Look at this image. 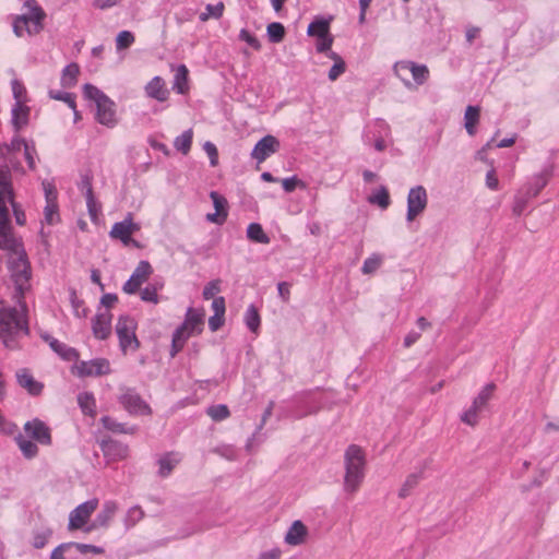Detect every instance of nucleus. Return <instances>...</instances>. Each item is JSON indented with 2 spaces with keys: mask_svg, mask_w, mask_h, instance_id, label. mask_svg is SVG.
<instances>
[{
  "mask_svg": "<svg viewBox=\"0 0 559 559\" xmlns=\"http://www.w3.org/2000/svg\"><path fill=\"white\" fill-rule=\"evenodd\" d=\"M328 56L334 61V64L329 71V79L331 81H336L344 72H345V62L344 60L334 51L328 52Z\"/></svg>",
  "mask_w": 559,
  "mask_h": 559,
  "instance_id": "nucleus-39",
  "label": "nucleus"
},
{
  "mask_svg": "<svg viewBox=\"0 0 559 559\" xmlns=\"http://www.w3.org/2000/svg\"><path fill=\"white\" fill-rule=\"evenodd\" d=\"M123 407L132 415H150L151 407L133 390L127 389L119 397Z\"/></svg>",
  "mask_w": 559,
  "mask_h": 559,
  "instance_id": "nucleus-14",
  "label": "nucleus"
},
{
  "mask_svg": "<svg viewBox=\"0 0 559 559\" xmlns=\"http://www.w3.org/2000/svg\"><path fill=\"white\" fill-rule=\"evenodd\" d=\"M16 442L23 455L27 459H32L37 455L38 448L35 442L26 439L24 436H19Z\"/></svg>",
  "mask_w": 559,
  "mask_h": 559,
  "instance_id": "nucleus-43",
  "label": "nucleus"
},
{
  "mask_svg": "<svg viewBox=\"0 0 559 559\" xmlns=\"http://www.w3.org/2000/svg\"><path fill=\"white\" fill-rule=\"evenodd\" d=\"M272 406L273 405L271 403L269 407L264 411L260 426L258 427L257 431L252 435V437L248 439L246 444L248 451H251L255 444L262 442V440L260 439V431L262 430L269 417L272 415Z\"/></svg>",
  "mask_w": 559,
  "mask_h": 559,
  "instance_id": "nucleus-42",
  "label": "nucleus"
},
{
  "mask_svg": "<svg viewBox=\"0 0 559 559\" xmlns=\"http://www.w3.org/2000/svg\"><path fill=\"white\" fill-rule=\"evenodd\" d=\"M78 403L80 408L85 415L95 417L96 415V401L92 393L82 392L78 395Z\"/></svg>",
  "mask_w": 559,
  "mask_h": 559,
  "instance_id": "nucleus-33",
  "label": "nucleus"
},
{
  "mask_svg": "<svg viewBox=\"0 0 559 559\" xmlns=\"http://www.w3.org/2000/svg\"><path fill=\"white\" fill-rule=\"evenodd\" d=\"M46 341L49 343L51 349L62 359L68 361L78 359L79 354L73 347L68 346L53 337H46Z\"/></svg>",
  "mask_w": 559,
  "mask_h": 559,
  "instance_id": "nucleus-27",
  "label": "nucleus"
},
{
  "mask_svg": "<svg viewBox=\"0 0 559 559\" xmlns=\"http://www.w3.org/2000/svg\"><path fill=\"white\" fill-rule=\"evenodd\" d=\"M16 380L32 395H38L43 390V384L36 381L27 369L17 370Z\"/></svg>",
  "mask_w": 559,
  "mask_h": 559,
  "instance_id": "nucleus-24",
  "label": "nucleus"
},
{
  "mask_svg": "<svg viewBox=\"0 0 559 559\" xmlns=\"http://www.w3.org/2000/svg\"><path fill=\"white\" fill-rule=\"evenodd\" d=\"M534 199L530 193L521 187L514 194L513 205H512V213L515 216H520L525 211L528 202Z\"/></svg>",
  "mask_w": 559,
  "mask_h": 559,
  "instance_id": "nucleus-29",
  "label": "nucleus"
},
{
  "mask_svg": "<svg viewBox=\"0 0 559 559\" xmlns=\"http://www.w3.org/2000/svg\"><path fill=\"white\" fill-rule=\"evenodd\" d=\"M309 528L300 520L294 521L284 535V543L288 546L296 547L307 543L309 538Z\"/></svg>",
  "mask_w": 559,
  "mask_h": 559,
  "instance_id": "nucleus-19",
  "label": "nucleus"
},
{
  "mask_svg": "<svg viewBox=\"0 0 559 559\" xmlns=\"http://www.w3.org/2000/svg\"><path fill=\"white\" fill-rule=\"evenodd\" d=\"M247 236L250 240L259 243H269L270 238L258 223H251L247 228Z\"/></svg>",
  "mask_w": 559,
  "mask_h": 559,
  "instance_id": "nucleus-41",
  "label": "nucleus"
},
{
  "mask_svg": "<svg viewBox=\"0 0 559 559\" xmlns=\"http://www.w3.org/2000/svg\"><path fill=\"white\" fill-rule=\"evenodd\" d=\"M486 186L493 191L499 189V180L493 169L486 174Z\"/></svg>",
  "mask_w": 559,
  "mask_h": 559,
  "instance_id": "nucleus-64",
  "label": "nucleus"
},
{
  "mask_svg": "<svg viewBox=\"0 0 559 559\" xmlns=\"http://www.w3.org/2000/svg\"><path fill=\"white\" fill-rule=\"evenodd\" d=\"M135 40L134 35L130 31H121L116 37L117 50L129 48Z\"/></svg>",
  "mask_w": 559,
  "mask_h": 559,
  "instance_id": "nucleus-52",
  "label": "nucleus"
},
{
  "mask_svg": "<svg viewBox=\"0 0 559 559\" xmlns=\"http://www.w3.org/2000/svg\"><path fill=\"white\" fill-rule=\"evenodd\" d=\"M118 511L116 501L108 500L104 502L102 510L97 513L93 523L85 527V533H91L100 527H108Z\"/></svg>",
  "mask_w": 559,
  "mask_h": 559,
  "instance_id": "nucleus-18",
  "label": "nucleus"
},
{
  "mask_svg": "<svg viewBox=\"0 0 559 559\" xmlns=\"http://www.w3.org/2000/svg\"><path fill=\"white\" fill-rule=\"evenodd\" d=\"M153 270L147 261H141L135 267L130 278L123 285V292L127 294H134L139 290L141 285L150 277Z\"/></svg>",
  "mask_w": 559,
  "mask_h": 559,
  "instance_id": "nucleus-16",
  "label": "nucleus"
},
{
  "mask_svg": "<svg viewBox=\"0 0 559 559\" xmlns=\"http://www.w3.org/2000/svg\"><path fill=\"white\" fill-rule=\"evenodd\" d=\"M428 204L427 191L423 186L413 187L407 195V213L406 219L414 221L420 215Z\"/></svg>",
  "mask_w": 559,
  "mask_h": 559,
  "instance_id": "nucleus-12",
  "label": "nucleus"
},
{
  "mask_svg": "<svg viewBox=\"0 0 559 559\" xmlns=\"http://www.w3.org/2000/svg\"><path fill=\"white\" fill-rule=\"evenodd\" d=\"M283 189L286 192L294 191L297 187H305V183L300 181L297 177H289L282 180Z\"/></svg>",
  "mask_w": 559,
  "mask_h": 559,
  "instance_id": "nucleus-63",
  "label": "nucleus"
},
{
  "mask_svg": "<svg viewBox=\"0 0 559 559\" xmlns=\"http://www.w3.org/2000/svg\"><path fill=\"white\" fill-rule=\"evenodd\" d=\"M480 109L478 106H467L464 114V127L469 135L476 133V124L479 121Z\"/></svg>",
  "mask_w": 559,
  "mask_h": 559,
  "instance_id": "nucleus-28",
  "label": "nucleus"
},
{
  "mask_svg": "<svg viewBox=\"0 0 559 559\" xmlns=\"http://www.w3.org/2000/svg\"><path fill=\"white\" fill-rule=\"evenodd\" d=\"M136 321L130 316L119 317L116 324V333L119 338V346L123 354L135 352L140 342L135 335Z\"/></svg>",
  "mask_w": 559,
  "mask_h": 559,
  "instance_id": "nucleus-6",
  "label": "nucleus"
},
{
  "mask_svg": "<svg viewBox=\"0 0 559 559\" xmlns=\"http://www.w3.org/2000/svg\"><path fill=\"white\" fill-rule=\"evenodd\" d=\"M280 150V141L273 135L263 136L253 147L251 157L258 163L264 162Z\"/></svg>",
  "mask_w": 559,
  "mask_h": 559,
  "instance_id": "nucleus-17",
  "label": "nucleus"
},
{
  "mask_svg": "<svg viewBox=\"0 0 559 559\" xmlns=\"http://www.w3.org/2000/svg\"><path fill=\"white\" fill-rule=\"evenodd\" d=\"M83 95L86 99L94 102L96 106L95 118L98 123L114 128L118 123L116 104L103 91L92 84L83 86Z\"/></svg>",
  "mask_w": 559,
  "mask_h": 559,
  "instance_id": "nucleus-3",
  "label": "nucleus"
},
{
  "mask_svg": "<svg viewBox=\"0 0 559 559\" xmlns=\"http://www.w3.org/2000/svg\"><path fill=\"white\" fill-rule=\"evenodd\" d=\"M71 546L75 547L81 554L92 552L94 555L104 554V548L99 546L81 544V543H72Z\"/></svg>",
  "mask_w": 559,
  "mask_h": 559,
  "instance_id": "nucleus-59",
  "label": "nucleus"
},
{
  "mask_svg": "<svg viewBox=\"0 0 559 559\" xmlns=\"http://www.w3.org/2000/svg\"><path fill=\"white\" fill-rule=\"evenodd\" d=\"M215 212L206 214V221L213 224L222 225L228 216V203L225 197L216 191L210 193Z\"/></svg>",
  "mask_w": 559,
  "mask_h": 559,
  "instance_id": "nucleus-21",
  "label": "nucleus"
},
{
  "mask_svg": "<svg viewBox=\"0 0 559 559\" xmlns=\"http://www.w3.org/2000/svg\"><path fill=\"white\" fill-rule=\"evenodd\" d=\"M29 142L26 141L25 139L16 135L14 136L12 140H11V143L9 145V150L15 154L16 156H19L23 150L25 148V146H27Z\"/></svg>",
  "mask_w": 559,
  "mask_h": 559,
  "instance_id": "nucleus-57",
  "label": "nucleus"
},
{
  "mask_svg": "<svg viewBox=\"0 0 559 559\" xmlns=\"http://www.w3.org/2000/svg\"><path fill=\"white\" fill-rule=\"evenodd\" d=\"M112 316L108 309H99L92 322L93 334L96 338L106 340L111 334Z\"/></svg>",
  "mask_w": 559,
  "mask_h": 559,
  "instance_id": "nucleus-20",
  "label": "nucleus"
},
{
  "mask_svg": "<svg viewBox=\"0 0 559 559\" xmlns=\"http://www.w3.org/2000/svg\"><path fill=\"white\" fill-rule=\"evenodd\" d=\"M147 97L158 102H165L169 97V91L160 76H154L144 87Z\"/></svg>",
  "mask_w": 559,
  "mask_h": 559,
  "instance_id": "nucleus-22",
  "label": "nucleus"
},
{
  "mask_svg": "<svg viewBox=\"0 0 559 559\" xmlns=\"http://www.w3.org/2000/svg\"><path fill=\"white\" fill-rule=\"evenodd\" d=\"M382 263L380 255H372L365 260L361 271L364 274H372L376 272Z\"/></svg>",
  "mask_w": 559,
  "mask_h": 559,
  "instance_id": "nucleus-54",
  "label": "nucleus"
},
{
  "mask_svg": "<svg viewBox=\"0 0 559 559\" xmlns=\"http://www.w3.org/2000/svg\"><path fill=\"white\" fill-rule=\"evenodd\" d=\"M25 316L23 306L7 308L0 304V337L7 347H13L15 337L28 333Z\"/></svg>",
  "mask_w": 559,
  "mask_h": 559,
  "instance_id": "nucleus-1",
  "label": "nucleus"
},
{
  "mask_svg": "<svg viewBox=\"0 0 559 559\" xmlns=\"http://www.w3.org/2000/svg\"><path fill=\"white\" fill-rule=\"evenodd\" d=\"M333 44V37L332 35L329 33L322 37H317V44H316V48L319 52H324V51H331V46Z\"/></svg>",
  "mask_w": 559,
  "mask_h": 559,
  "instance_id": "nucleus-58",
  "label": "nucleus"
},
{
  "mask_svg": "<svg viewBox=\"0 0 559 559\" xmlns=\"http://www.w3.org/2000/svg\"><path fill=\"white\" fill-rule=\"evenodd\" d=\"M554 175V165L546 164L542 170L527 178L522 186L533 198H536L540 191L548 185Z\"/></svg>",
  "mask_w": 559,
  "mask_h": 559,
  "instance_id": "nucleus-13",
  "label": "nucleus"
},
{
  "mask_svg": "<svg viewBox=\"0 0 559 559\" xmlns=\"http://www.w3.org/2000/svg\"><path fill=\"white\" fill-rule=\"evenodd\" d=\"M243 320H245V324L251 332L258 333L260 323H261V319H260V314H259L257 308L253 305H250L247 308Z\"/></svg>",
  "mask_w": 559,
  "mask_h": 559,
  "instance_id": "nucleus-38",
  "label": "nucleus"
},
{
  "mask_svg": "<svg viewBox=\"0 0 559 559\" xmlns=\"http://www.w3.org/2000/svg\"><path fill=\"white\" fill-rule=\"evenodd\" d=\"M20 155L25 158L29 169H35L37 153L33 142H29Z\"/></svg>",
  "mask_w": 559,
  "mask_h": 559,
  "instance_id": "nucleus-55",
  "label": "nucleus"
},
{
  "mask_svg": "<svg viewBox=\"0 0 559 559\" xmlns=\"http://www.w3.org/2000/svg\"><path fill=\"white\" fill-rule=\"evenodd\" d=\"M11 90L14 98V104H28L29 99L27 96V91L20 80L13 79L11 81Z\"/></svg>",
  "mask_w": 559,
  "mask_h": 559,
  "instance_id": "nucleus-40",
  "label": "nucleus"
},
{
  "mask_svg": "<svg viewBox=\"0 0 559 559\" xmlns=\"http://www.w3.org/2000/svg\"><path fill=\"white\" fill-rule=\"evenodd\" d=\"M31 108L27 104H13L11 109V123L15 131H20L28 124Z\"/></svg>",
  "mask_w": 559,
  "mask_h": 559,
  "instance_id": "nucleus-23",
  "label": "nucleus"
},
{
  "mask_svg": "<svg viewBox=\"0 0 559 559\" xmlns=\"http://www.w3.org/2000/svg\"><path fill=\"white\" fill-rule=\"evenodd\" d=\"M24 431L26 437L35 440L39 444L49 445L51 443L50 429L38 418L25 423Z\"/></svg>",
  "mask_w": 559,
  "mask_h": 559,
  "instance_id": "nucleus-15",
  "label": "nucleus"
},
{
  "mask_svg": "<svg viewBox=\"0 0 559 559\" xmlns=\"http://www.w3.org/2000/svg\"><path fill=\"white\" fill-rule=\"evenodd\" d=\"M203 150L210 158L211 166H216L218 164V152L216 146L212 142L207 141L204 143Z\"/></svg>",
  "mask_w": 559,
  "mask_h": 559,
  "instance_id": "nucleus-61",
  "label": "nucleus"
},
{
  "mask_svg": "<svg viewBox=\"0 0 559 559\" xmlns=\"http://www.w3.org/2000/svg\"><path fill=\"white\" fill-rule=\"evenodd\" d=\"M266 33H267L270 41L280 43L284 38L285 28H284L283 24L278 23V22H273L267 25Z\"/></svg>",
  "mask_w": 559,
  "mask_h": 559,
  "instance_id": "nucleus-48",
  "label": "nucleus"
},
{
  "mask_svg": "<svg viewBox=\"0 0 559 559\" xmlns=\"http://www.w3.org/2000/svg\"><path fill=\"white\" fill-rule=\"evenodd\" d=\"M98 507L97 499L87 500L81 504H79L74 510H72L69 514V525L68 528L70 531L82 530L85 532V527L88 526V521L92 514Z\"/></svg>",
  "mask_w": 559,
  "mask_h": 559,
  "instance_id": "nucleus-10",
  "label": "nucleus"
},
{
  "mask_svg": "<svg viewBox=\"0 0 559 559\" xmlns=\"http://www.w3.org/2000/svg\"><path fill=\"white\" fill-rule=\"evenodd\" d=\"M495 388L496 385L493 383H488L485 385L478 395L474 399L473 405L481 411L491 399Z\"/></svg>",
  "mask_w": 559,
  "mask_h": 559,
  "instance_id": "nucleus-44",
  "label": "nucleus"
},
{
  "mask_svg": "<svg viewBox=\"0 0 559 559\" xmlns=\"http://www.w3.org/2000/svg\"><path fill=\"white\" fill-rule=\"evenodd\" d=\"M203 318V312L193 308L188 309L183 323L174 332L171 356L178 354L190 337L202 332L204 325Z\"/></svg>",
  "mask_w": 559,
  "mask_h": 559,
  "instance_id": "nucleus-4",
  "label": "nucleus"
},
{
  "mask_svg": "<svg viewBox=\"0 0 559 559\" xmlns=\"http://www.w3.org/2000/svg\"><path fill=\"white\" fill-rule=\"evenodd\" d=\"M25 8L27 9V12L17 16L13 23L14 33L19 37H22L25 34H37L43 27L45 13L36 2L34 0H28L25 3Z\"/></svg>",
  "mask_w": 559,
  "mask_h": 559,
  "instance_id": "nucleus-5",
  "label": "nucleus"
},
{
  "mask_svg": "<svg viewBox=\"0 0 559 559\" xmlns=\"http://www.w3.org/2000/svg\"><path fill=\"white\" fill-rule=\"evenodd\" d=\"M86 206L88 211V215L94 223H98L100 213H102V205L100 203L95 199L93 191L91 188L86 191Z\"/></svg>",
  "mask_w": 559,
  "mask_h": 559,
  "instance_id": "nucleus-37",
  "label": "nucleus"
},
{
  "mask_svg": "<svg viewBox=\"0 0 559 559\" xmlns=\"http://www.w3.org/2000/svg\"><path fill=\"white\" fill-rule=\"evenodd\" d=\"M224 13V3L207 4L205 11L200 14L202 22L207 21L210 17L219 19Z\"/></svg>",
  "mask_w": 559,
  "mask_h": 559,
  "instance_id": "nucleus-47",
  "label": "nucleus"
},
{
  "mask_svg": "<svg viewBox=\"0 0 559 559\" xmlns=\"http://www.w3.org/2000/svg\"><path fill=\"white\" fill-rule=\"evenodd\" d=\"M144 516L143 510L139 506L131 507L128 509L124 516V525L127 528L133 527Z\"/></svg>",
  "mask_w": 559,
  "mask_h": 559,
  "instance_id": "nucleus-45",
  "label": "nucleus"
},
{
  "mask_svg": "<svg viewBox=\"0 0 559 559\" xmlns=\"http://www.w3.org/2000/svg\"><path fill=\"white\" fill-rule=\"evenodd\" d=\"M478 412H480V409H478L477 407H475V405L472 404V406L462 415V421L471 426L475 425L477 423Z\"/></svg>",
  "mask_w": 559,
  "mask_h": 559,
  "instance_id": "nucleus-62",
  "label": "nucleus"
},
{
  "mask_svg": "<svg viewBox=\"0 0 559 559\" xmlns=\"http://www.w3.org/2000/svg\"><path fill=\"white\" fill-rule=\"evenodd\" d=\"M420 478L421 473L411 474L404 481L402 488L400 489L399 496L401 498L407 497L411 493L412 489H414L418 485Z\"/></svg>",
  "mask_w": 559,
  "mask_h": 559,
  "instance_id": "nucleus-49",
  "label": "nucleus"
},
{
  "mask_svg": "<svg viewBox=\"0 0 559 559\" xmlns=\"http://www.w3.org/2000/svg\"><path fill=\"white\" fill-rule=\"evenodd\" d=\"M73 372L79 377H100L111 373V366L106 358L81 360L73 366Z\"/></svg>",
  "mask_w": 559,
  "mask_h": 559,
  "instance_id": "nucleus-11",
  "label": "nucleus"
},
{
  "mask_svg": "<svg viewBox=\"0 0 559 559\" xmlns=\"http://www.w3.org/2000/svg\"><path fill=\"white\" fill-rule=\"evenodd\" d=\"M239 38L247 43L250 47H252L255 50H259L261 45L258 38L249 33L247 29H241L239 33Z\"/></svg>",
  "mask_w": 559,
  "mask_h": 559,
  "instance_id": "nucleus-60",
  "label": "nucleus"
},
{
  "mask_svg": "<svg viewBox=\"0 0 559 559\" xmlns=\"http://www.w3.org/2000/svg\"><path fill=\"white\" fill-rule=\"evenodd\" d=\"M409 76L413 79V88H416L428 81L429 69L426 64L413 62V66H411Z\"/></svg>",
  "mask_w": 559,
  "mask_h": 559,
  "instance_id": "nucleus-31",
  "label": "nucleus"
},
{
  "mask_svg": "<svg viewBox=\"0 0 559 559\" xmlns=\"http://www.w3.org/2000/svg\"><path fill=\"white\" fill-rule=\"evenodd\" d=\"M192 139H193V131H192V129H188L175 139L174 146L177 151H179L186 155V154H188V152L191 148Z\"/></svg>",
  "mask_w": 559,
  "mask_h": 559,
  "instance_id": "nucleus-36",
  "label": "nucleus"
},
{
  "mask_svg": "<svg viewBox=\"0 0 559 559\" xmlns=\"http://www.w3.org/2000/svg\"><path fill=\"white\" fill-rule=\"evenodd\" d=\"M46 205L44 207L43 224L55 225L60 221L59 206H58V192L56 186L49 181L41 182Z\"/></svg>",
  "mask_w": 559,
  "mask_h": 559,
  "instance_id": "nucleus-9",
  "label": "nucleus"
},
{
  "mask_svg": "<svg viewBox=\"0 0 559 559\" xmlns=\"http://www.w3.org/2000/svg\"><path fill=\"white\" fill-rule=\"evenodd\" d=\"M162 288V285H148L141 290V299L146 302L157 304L159 301L157 290Z\"/></svg>",
  "mask_w": 559,
  "mask_h": 559,
  "instance_id": "nucleus-53",
  "label": "nucleus"
},
{
  "mask_svg": "<svg viewBox=\"0 0 559 559\" xmlns=\"http://www.w3.org/2000/svg\"><path fill=\"white\" fill-rule=\"evenodd\" d=\"M103 450L105 454L112 460L126 459L129 453L128 447L117 441L106 442L103 447Z\"/></svg>",
  "mask_w": 559,
  "mask_h": 559,
  "instance_id": "nucleus-30",
  "label": "nucleus"
},
{
  "mask_svg": "<svg viewBox=\"0 0 559 559\" xmlns=\"http://www.w3.org/2000/svg\"><path fill=\"white\" fill-rule=\"evenodd\" d=\"M345 476L344 489L347 492H355L361 485L366 475V454L356 444H350L344 454Z\"/></svg>",
  "mask_w": 559,
  "mask_h": 559,
  "instance_id": "nucleus-2",
  "label": "nucleus"
},
{
  "mask_svg": "<svg viewBox=\"0 0 559 559\" xmlns=\"http://www.w3.org/2000/svg\"><path fill=\"white\" fill-rule=\"evenodd\" d=\"M181 456L179 453L169 452L162 455L158 461V475L162 477H167L171 474L174 468L180 463Z\"/></svg>",
  "mask_w": 559,
  "mask_h": 559,
  "instance_id": "nucleus-25",
  "label": "nucleus"
},
{
  "mask_svg": "<svg viewBox=\"0 0 559 559\" xmlns=\"http://www.w3.org/2000/svg\"><path fill=\"white\" fill-rule=\"evenodd\" d=\"M173 90L178 94H186L189 91V70L185 64L175 68Z\"/></svg>",
  "mask_w": 559,
  "mask_h": 559,
  "instance_id": "nucleus-26",
  "label": "nucleus"
},
{
  "mask_svg": "<svg viewBox=\"0 0 559 559\" xmlns=\"http://www.w3.org/2000/svg\"><path fill=\"white\" fill-rule=\"evenodd\" d=\"M414 61L404 60L399 61L394 66V73L407 88H413V82L409 80L411 66H413Z\"/></svg>",
  "mask_w": 559,
  "mask_h": 559,
  "instance_id": "nucleus-34",
  "label": "nucleus"
},
{
  "mask_svg": "<svg viewBox=\"0 0 559 559\" xmlns=\"http://www.w3.org/2000/svg\"><path fill=\"white\" fill-rule=\"evenodd\" d=\"M102 423L106 429L112 432L133 433L135 431V428H126L123 424L117 423L115 419L108 416L103 417Z\"/></svg>",
  "mask_w": 559,
  "mask_h": 559,
  "instance_id": "nucleus-46",
  "label": "nucleus"
},
{
  "mask_svg": "<svg viewBox=\"0 0 559 559\" xmlns=\"http://www.w3.org/2000/svg\"><path fill=\"white\" fill-rule=\"evenodd\" d=\"M140 229V224L133 221L131 213H128L123 221L117 222L112 225L109 236L111 239L121 241L123 246H133L139 248L140 245L132 238V235L138 233Z\"/></svg>",
  "mask_w": 559,
  "mask_h": 559,
  "instance_id": "nucleus-8",
  "label": "nucleus"
},
{
  "mask_svg": "<svg viewBox=\"0 0 559 559\" xmlns=\"http://www.w3.org/2000/svg\"><path fill=\"white\" fill-rule=\"evenodd\" d=\"M207 415L215 421H221L229 417L230 413L226 405L217 404L207 408Z\"/></svg>",
  "mask_w": 559,
  "mask_h": 559,
  "instance_id": "nucleus-50",
  "label": "nucleus"
},
{
  "mask_svg": "<svg viewBox=\"0 0 559 559\" xmlns=\"http://www.w3.org/2000/svg\"><path fill=\"white\" fill-rule=\"evenodd\" d=\"M221 292V280L209 282L203 289V298L209 300L214 298Z\"/></svg>",
  "mask_w": 559,
  "mask_h": 559,
  "instance_id": "nucleus-56",
  "label": "nucleus"
},
{
  "mask_svg": "<svg viewBox=\"0 0 559 559\" xmlns=\"http://www.w3.org/2000/svg\"><path fill=\"white\" fill-rule=\"evenodd\" d=\"M49 97L66 103L72 110H75V95L69 92L49 91Z\"/></svg>",
  "mask_w": 559,
  "mask_h": 559,
  "instance_id": "nucleus-51",
  "label": "nucleus"
},
{
  "mask_svg": "<svg viewBox=\"0 0 559 559\" xmlns=\"http://www.w3.org/2000/svg\"><path fill=\"white\" fill-rule=\"evenodd\" d=\"M330 33V21L324 19H316L308 26L307 34L311 37H322Z\"/></svg>",
  "mask_w": 559,
  "mask_h": 559,
  "instance_id": "nucleus-35",
  "label": "nucleus"
},
{
  "mask_svg": "<svg viewBox=\"0 0 559 559\" xmlns=\"http://www.w3.org/2000/svg\"><path fill=\"white\" fill-rule=\"evenodd\" d=\"M80 74V67L76 63L68 64L61 74V85L66 88L75 86L78 76Z\"/></svg>",
  "mask_w": 559,
  "mask_h": 559,
  "instance_id": "nucleus-32",
  "label": "nucleus"
},
{
  "mask_svg": "<svg viewBox=\"0 0 559 559\" xmlns=\"http://www.w3.org/2000/svg\"><path fill=\"white\" fill-rule=\"evenodd\" d=\"M0 199L5 207V213L8 217V225L10 224V206L13 210L16 224L24 225L26 222L25 214L22 210L17 207V205L14 203V197H13V190L11 186V179L10 175L7 170L0 169ZM12 230V227H10Z\"/></svg>",
  "mask_w": 559,
  "mask_h": 559,
  "instance_id": "nucleus-7",
  "label": "nucleus"
}]
</instances>
